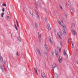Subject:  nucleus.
Instances as JSON below:
<instances>
[{
    "label": "nucleus",
    "instance_id": "nucleus-25",
    "mask_svg": "<svg viewBox=\"0 0 78 78\" xmlns=\"http://www.w3.org/2000/svg\"><path fill=\"white\" fill-rule=\"evenodd\" d=\"M18 42H21V39H20L19 40H18Z\"/></svg>",
    "mask_w": 78,
    "mask_h": 78
},
{
    "label": "nucleus",
    "instance_id": "nucleus-6",
    "mask_svg": "<svg viewBox=\"0 0 78 78\" xmlns=\"http://www.w3.org/2000/svg\"><path fill=\"white\" fill-rule=\"evenodd\" d=\"M47 28L48 30H51V28H50V24L49 23L48 24Z\"/></svg>",
    "mask_w": 78,
    "mask_h": 78
},
{
    "label": "nucleus",
    "instance_id": "nucleus-14",
    "mask_svg": "<svg viewBox=\"0 0 78 78\" xmlns=\"http://www.w3.org/2000/svg\"><path fill=\"white\" fill-rule=\"evenodd\" d=\"M55 54L56 57H58V51H55Z\"/></svg>",
    "mask_w": 78,
    "mask_h": 78
},
{
    "label": "nucleus",
    "instance_id": "nucleus-52",
    "mask_svg": "<svg viewBox=\"0 0 78 78\" xmlns=\"http://www.w3.org/2000/svg\"><path fill=\"white\" fill-rule=\"evenodd\" d=\"M36 8H37V6H36Z\"/></svg>",
    "mask_w": 78,
    "mask_h": 78
},
{
    "label": "nucleus",
    "instance_id": "nucleus-48",
    "mask_svg": "<svg viewBox=\"0 0 78 78\" xmlns=\"http://www.w3.org/2000/svg\"><path fill=\"white\" fill-rule=\"evenodd\" d=\"M23 10L24 12H25V10H24V9H23Z\"/></svg>",
    "mask_w": 78,
    "mask_h": 78
},
{
    "label": "nucleus",
    "instance_id": "nucleus-29",
    "mask_svg": "<svg viewBox=\"0 0 78 78\" xmlns=\"http://www.w3.org/2000/svg\"><path fill=\"white\" fill-rule=\"evenodd\" d=\"M2 12H5V8H3L2 10Z\"/></svg>",
    "mask_w": 78,
    "mask_h": 78
},
{
    "label": "nucleus",
    "instance_id": "nucleus-34",
    "mask_svg": "<svg viewBox=\"0 0 78 78\" xmlns=\"http://www.w3.org/2000/svg\"><path fill=\"white\" fill-rule=\"evenodd\" d=\"M45 20L46 22H47V18L45 19Z\"/></svg>",
    "mask_w": 78,
    "mask_h": 78
},
{
    "label": "nucleus",
    "instance_id": "nucleus-47",
    "mask_svg": "<svg viewBox=\"0 0 78 78\" xmlns=\"http://www.w3.org/2000/svg\"><path fill=\"white\" fill-rule=\"evenodd\" d=\"M57 34L58 35V36H59V33H57Z\"/></svg>",
    "mask_w": 78,
    "mask_h": 78
},
{
    "label": "nucleus",
    "instance_id": "nucleus-39",
    "mask_svg": "<svg viewBox=\"0 0 78 78\" xmlns=\"http://www.w3.org/2000/svg\"><path fill=\"white\" fill-rule=\"evenodd\" d=\"M30 14H31V16H32V17H33V13H31V12Z\"/></svg>",
    "mask_w": 78,
    "mask_h": 78
},
{
    "label": "nucleus",
    "instance_id": "nucleus-3",
    "mask_svg": "<svg viewBox=\"0 0 78 78\" xmlns=\"http://www.w3.org/2000/svg\"><path fill=\"white\" fill-rule=\"evenodd\" d=\"M56 67H57V65H56V63H54L52 65V70L54 71V69H56Z\"/></svg>",
    "mask_w": 78,
    "mask_h": 78
},
{
    "label": "nucleus",
    "instance_id": "nucleus-38",
    "mask_svg": "<svg viewBox=\"0 0 78 78\" xmlns=\"http://www.w3.org/2000/svg\"><path fill=\"white\" fill-rule=\"evenodd\" d=\"M7 19H9V16H7Z\"/></svg>",
    "mask_w": 78,
    "mask_h": 78
},
{
    "label": "nucleus",
    "instance_id": "nucleus-17",
    "mask_svg": "<svg viewBox=\"0 0 78 78\" xmlns=\"http://www.w3.org/2000/svg\"><path fill=\"white\" fill-rule=\"evenodd\" d=\"M36 14L37 16V17L38 19H40V17H39V16L38 14V13L37 12L36 13Z\"/></svg>",
    "mask_w": 78,
    "mask_h": 78
},
{
    "label": "nucleus",
    "instance_id": "nucleus-7",
    "mask_svg": "<svg viewBox=\"0 0 78 78\" xmlns=\"http://www.w3.org/2000/svg\"><path fill=\"white\" fill-rule=\"evenodd\" d=\"M37 51L38 52V53L39 55L40 56H41V51H40V50H39V49L38 48H37Z\"/></svg>",
    "mask_w": 78,
    "mask_h": 78
},
{
    "label": "nucleus",
    "instance_id": "nucleus-11",
    "mask_svg": "<svg viewBox=\"0 0 78 78\" xmlns=\"http://www.w3.org/2000/svg\"><path fill=\"white\" fill-rule=\"evenodd\" d=\"M1 69H2V72H4V68L3 67V66L2 65H0Z\"/></svg>",
    "mask_w": 78,
    "mask_h": 78
},
{
    "label": "nucleus",
    "instance_id": "nucleus-13",
    "mask_svg": "<svg viewBox=\"0 0 78 78\" xmlns=\"http://www.w3.org/2000/svg\"><path fill=\"white\" fill-rule=\"evenodd\" d=\"M72 31L73 32V34H74V35H76L77 34L76 32L74 30H72Z\"/></svg>",
    "mask_w": 78,
    "mask_h": 78
},
{
    "label": "nucleus",
    "instance_id": "nucleus-20",
    "mask_svg": "<svg viewBox=\"0 0 78 78\" xmlns=\"http://www.w3.org/2000/svg\"><path fill=\"white\" fill-rule=\"evenodd\" d=\"M4 14L5 13H4V12L2 13V14L1 15L2 17H3V16H4Z\"/></svg>",
    "mask_w": 78,
    "mask_h": 78
},
{
    "label": "nucleus",
    "instance_id": "nucleus-37",
    "mask_svg": "<svg viewBox=\"0 0 78 78\" xmlns=\"http://www.w3.org/2000/svg\"><path fill=\"white\" fill-rule=\"evenodd\" d=\"M4 63L5 65H6V62L5 61H4Z\"/></svg>",
    "mask_w": 78,
    "mask_h": 78
},
{
    "label": "nucleus",
    "instance_id": "nucleus-9",
    "mask_svg": "<svg viewBox=\"0 0 78 78\" xmlns=\"http://www.w3.org/2000/svg\"><path fill=\"white\" fill-rule=\"evenodd\" d=\"M62 61V57H60L58 59V62H59V63H61Z\"/></svg>",
    "mask_w": 78,
    "mask_h": 78
},
{
    "label": "nucleus",
    "instance_id": "nucleus-32",
    "mask_svg": "<svg viewBox=\"0 0 78 78\" xmlns=\"http://www.w3.org/2000/svg\"><path fill=\"white\" fill-rule=\"evenodd\" d=\"M70 12H73V10L72 9H71V10H70Z\"/></svg>",
    "mask_w": 78,
    "mask_h": 78
},
{
    "label": "nucleus",
    "instance_id": "nucleus-12",
    "mask_svg": "<svg viewBox=\"0 0 78 78\" xmlns=\"http://www.w3.org/2000/svg\"><path fill=\"white\" fill-rule=\"evenodd\" d=\"M44 47L46 51H48V47L47 46V45L46 44H44Z\"/></svg>",
    "mask_w": 78,
    "mask_h": 78
},
{
    "label": "nucleus",
    "instance_id": "nucleus-22",
    "mask_svg": "<svg viewBox=\"0 0 78 78\" xmlns=\"http://www.w3.org/2000/svg\"><path fill=\"white\" fill-rule=\"evenodd\" d=\"M74 43H73L72 45V48H74Z\"/></svg>",
    "mask_w": 78,
    "mask_h": 78
},
{
    "label": "nucleus",
    "instance_id": "nucleus-50",
    "mask_svg": "<svg viewBox=\"0 0 78 78\" xmlns=\"http://www.w3.org/2000/svg\"><path fill=\"white\" fill-rule=\"evenodd\" d=\"M54 31H56V30L55 29V30H54Z\"/></svg>",
    "mask_w": 78,
    "mask_h": 78
},
{
    "label": "nucleus",
    "instance_id": "nucleus-36",
    "mask_svg": "<svg viewBox=\"0 0 78 78\" xmlns=\"http://www.w3.org/2000/svg\"><path fill=\"white\" fill-rule=\"evenodd\" d=\"M19 39H20V37H18V40Z\"/></svg>",
    "mask_w": 78,
    "mask_h": 78
},
{
    "label": "nucleus",
    "instance_id": "nucleus-10",
    "mask_svg": "<svg viewBox=\"0 0 78 78\" xmlns=\"http://www.w3.org/2000/svg\"><path fill=\"white\" fill-rule=\"evenodd\" d=\"M48 39L49 40V41L51 42V44H53V41H51V38L50 37H48Z\"/></svg>",
    "mask_w": 78,
    "mask_h": 78
},
{
    "label": "nucleus",
    "instance_id": "nucleus-2",
    "mask_svg": "<svg viewBox=\"0 0 78 78\" xmlns=\"http://www.w3.org/2000/svg\"><path fill=\"white\" fill-rule=\"evenodd\" d=\"M38 36L39 42H41V33L40 32L38 33Z\"/></svg>",
    "mask_w": 78,
    "mask_h": 78
},
{
    "label": "nucleus",
    "instance_id": "nucleus-28",
    "mask_svg": "<svg viewBox=\"0 0 78 78\" xmlns=\"http://www.w3.org/2000/svg\"><path fill=\"white\" fill-rule=\"evenodd\" d=\"M58 37H59V38L60 39H62V38H61V36H60V35H58Z\"/></svg>",
    "mask_w": 78,
    "mask_h": 78
},
{
    "label": "nucleus",
    "instance_id": "nucleus-8",
    "mask_svg": "<svg viewBox=\"0 0 78 78\" xmlns=\"http://www.w3.org/2000/svg\"><path fill=\"white\" fill-rule=\"evenodd\" d=\"M41 76L43 78H46V76H45V74L44 73H43L42 74Z\"/></svg>",
    "mask_w": 78,
    "mask_h": 78
},
{
    "label": "nucleus",
    "instance_id": "nucleus-53",
    "mask_svg": "<svg viewBox=\"0 0 78 78\" xmlns=\"http://www.w3.org/2000/svg\"><path fill=\"white\" fill-rule=\"evenodd\" d=\"M35 6H36V4H35Z\"/></svg>",
    "mask_w": 78,
    "mask_h": 78
},
{
    "label": "nucleus",
    "instance_id": "nucleus-19",
    "mask_svg": "<svg viewBox=\"0 0 78 78\" xmlns=\"http://www.w3.org/2000/svg\"><path fill=\"white\" fill-rule=\"evenodd\" d=\"M15 27L16 29V30H18V29H17V26L16 25V24H15Z\"/></svg>",
    "mask_w": 78,
    "mask_h": 78
},
{
    "label": "nucleus",
    "instance_id": "nucleus-44",
    "mask_svg": "<svg viewBox=\"0 0 78 78\" xmlns=\"http://www.w3.org/2000/svg\"><path fill=\"white\" fill-rule=\"evenodd\" d=\"M39 2H37V5H39Z\"/></svg>",
    "mask_w": 78,
    "mask_h": 78
},
{
    "label": "nucleus",
    "instance_id": "nucleus-4",
    "mask_svg": "<svg viewBox=\"0 0 78 78\" xmlns=\"http://www.w3.org/2000/svg\"><path fill=\"white\" fill-rule=\"evenodd\" d=\"M54 78H58V75L56 73H54Z\"/></svg>",
    "mask_w": 78,
    "mask_h": 78
},
{
    "label": "nucleus",
    "instance_id": "nucleus-42",
    "mask_svg": "<svg viewBox=\"0 0 78 78\" xmlns=\"http://www.w3.org/2000/svg\"><path fill=\"white\" fill-rule=\"evenodd\" d=\"M65 14L66 16L67 17V14H66V13H65Z\"/></svg>",
    "mask_w": 78,
    "mask_h": 78
},
{
    "label": "nucleus",
    "instance_id": "nucleus-49",
    "mask_svg": "<svg viewBox=\"0 0 78 78\" xmlns=\"http://www.w3.org/2000/svg\"><path fill=\"white\" fill-rule=\"evenodd\" d=\"M61 22H62V23H63V21H62V20H61Z\"/></svg>",
    "mask_w": 78,
    "mask_h": 78
},
{
    "label": "nucleus",
    "instance_id": "nucleus-1",
    "mask_svg": "<svg viewBox=\"0 0 78 78\" xmlns=\"http://www.w3.org/2000/svg\"><path fill=\"white\" fill-rule=\"evenodd\" d=\"M66 53H67V51L65 49L64 50V52L63 53V55H64L65 56H66V59H68V55H67V54Z\"/></svg>",
    "mask_w": 78,
    "mask_h": 78
},
{
    "label": "nucleus",
    "instance_id": "nucleus-33",
    "mask_svg": "<svg viewBox=\"0 0 78 78\" xmlns=\"http://www.w3.org/2000/svg\"><path fill=\"white\" fill-rule=\"evenodd\" d=\"M69 42H70V38H69V39H68V44H69Z\"/></svg>",
    "mask_w": 78,
    "mask_h": 78
},
{
    "label": "nucleus",
    "instance_id": "nucleus-46",
    "mask_svg": "<svg viewBox=\"0 0 78 78\" xmlns=\"http://www.w3.org/2000/svg\"><path fill=\"white\" fill-rule=\"evenodd\" d=\"M44 10H45V11H46V10H47V9H46L45 8H44Z\"/></svg>",
    "mask_w": 78,
    "mask_h": 78
},
{
    "label": "nucleus",
    "instance_id": "nucleus-31",
    "mask_svg": "<svg viewBox=\"0 0 78 78\" xmlns=\"http://www.w3.org/2000/svg\"><path fill=\"white\" fill-rule=\"evenodd\" d=\"M19 52H17V53H16V55L17 56H19Z\"/></svg>",
    "mask_w": 78,
    "mask_h": 78
},
{
    "label": "nucleus",
    "instance_id": "nucleus-16",
    "mask_svg": "<svg viewBox=\"0 0 78 78\" xmlns=\"http://www.w3.org/2000/svg\"><path fill=\"white\" fill-rule=\"evenodd\" d=\"M34 70L37 75H38V73H37V70L36 69V68H34Z\"/></svg>",
    "mask_w": 78,
    "mask_h": 78
},
{
    "label": "nucleus",
    "instance_id": "nucleus-26",
    "mask_svg": "<svg viewBox=\"0 0 78 78\" xmlns=\"http://www.w3.org/2000/svg\"><path fill=\"white\" fill-rule=\"evenodd\" d=\"M2 5L4 6H5V7L6 6V5L5 4H3Z\"/></svg>",
    "mask_w": 78,
    "mask_h": 78
},
{
    "label": "nucleus",
    "instance_id": "nucleus-18",
    "mask_svg": "<svg viewBox=\"0 0 78 78\" xmlns=\"http://www.w3.org/2000/svg\"><path fill=\"white\" fill-rule=\"evenodd\" d=\"M75 25L74 24V23H72V26H71V28H73V27H75Z\"/></svg>",
    "mask_w": 78,
    "mask_h": 78
},
{
    "label": "nucleus",
    "instance_id": "nucleus-23",
    "mask_svg": "<svg viewBox=\"0 0 78 78\" xmlns=\"http://www.w3.org/2000/svg\"><path fill=\"white\" fill-rule=\"evenodd\" d=\"M35 27H37V26H38V25H37V23H35Z\"/></svg>",
    "mask_w": 78,
    "mask_h": 78
},
{
    "label": "nucleus",
    "instance_id": "nucleus-5",
    "mask_svg": "<svg viewBox=\"0 0 78 78\" xmlns=\"http://www.w3.org/2000/svg\"><path fill=\"white\" fill-rule=\"evenodd\" d=\"M63 27L64 28V30H63V33H64V34H66V31H65V29H66V26H65V25H63Z\"/></svg>",
    "mask_w": 78,
    "mask_h": 78
},
{
    "label": "nucleus",
    "instance_id": "nucleus-51",
    "mask_svg": "<svg viewBox=\"0 0 78 78\" xmlns=\"http://www.w3.org/2000/svg\"><path fill=\"white\" fill-rule=\"evenodd\" d=\"M52 55H53V53H52Z\"/></svg>",
    "mask_w": 78,
    "mask_h": 78
},
{
    "label": "nucleus",
    "instance_id": "nucleus-24",
    "mask_svg": "<svg viewBox=\"0 0 78 78\" xmlns=\"http://www.w3.org/2000/svg\"><path fill=\"white\" fill-rule=\"evenodd\" d=\"M59 7H60V9H62V6H61V5H59Z\"/></svg>",
    "mask_w": 78,
    "mask_h": 78
},
{
    "label": "nucleus",
    "instance_id": "nucleus-21",
    "mask_svg": "<svg viewBox=\"0 0 78 78\" xmlns=\"http://www.w3.org/2000/svg\"><path fill=\"white\" fill-rule=\"evenodd\" d=\"M68 6H69V7H70V6H71V2H69Z\"/></svg>",
    "mask_w": 78,
    "mask_h": 78
},
{
    "label": "nucleus",
    "instance_id": "nucleus-45",
    "mask_svg": "<svg viewBox=\"0 0 78 78\" xmlns=\"http://www.w3.org/2000/svg\"><path fill=\"white\" fill-rule=\"evenodd\" d=\"M58 23H59V24H61V22H60V21H58Z\"/></svg>",
    "mask_w": 78,
    "mask_h": 78
},
{
    "label": "nucleus",
    "instance_id": "nucleus-41",
    "mask_svg": "<svg viewBox=\"0 0 78 78\" xmlns=\"http://www.w3.org/2000/svg\"><path fill=\"white\" fill-rule=\"evenodd\" d=\"M76 63L77 64V65H78V60H77V61L76 62Z\"/></svg>",
    "mask_w": 78,
    "mask_h": 78
},
{
    "label": "nucleus",
    "instance_id": "nucleus-43",
    "mask_svg": "<svg viewBox=\"0 0 78 78\" xmlns=\"http://www.w3.org/2000/svg\"><path fill=\"white\" fill-rule=\"evenodd\" d=\"M16 22L17 23H19V22H18V21H17V20H16Z\"/></svg>",
    "mask_w": 78,
    "mask_h": 78
},
{
    "label": "nucleus",
    "instance_id": "nucleus-27",
    "mask_svg": "<svg viewBox=\"0 0 78 78\" xmlns=\"http://www.w3.org/2000/svg\"><path fill=\"white\" fill-rule=\"evenodd\" d=\"M59 33H60V35H61V36H62V35L63 34H62V32H61V31H59Z\"/></svg>",
    "mask_w": 78,
    "mask_h": 78
},
{
    "label": "nucleus",
    "instance_id": "nucleus-35",
    "mask_svg": "<svg viewBox=\"0 0 78 78\" xmlns=\"http://www.w3.org/2000/svg\"><path fill=\"white\" fill-rule=\"evenodd\" d=\"M60 44L62 45V42L61 41L60 42Z\"/></svg>",
    "mask_w": 78,
    "mask_h": 78
},
{
    "label": "nucleus",
    "instance_id": "nucleus-15",
    "mask_svg": "<svg viewBox=\"0 0 78 78\" xmlns=\"http://www.w3.org/2000/svg\"><path fill=\"white\" fill-rule=\"evenodd\" d=\"M57 49L59 50V52L61 51V47L59 46L57 47Z\"/></svg>",
    "mask_w": 78,
    "mask_h": 78
},
{
    "label": "nucleus",
    "instance_id": "nucleus-30",
    "mask_svg": "<svg viewBox=\"0 0 78 78\" xmlns=\"http://www.w3.org/2000/svg\"><path fill=\"white\" fill-rule=\"evenodd\" d=\"M44 55L45 56H47V52H44Z\"/></svg>",
    "mask_w": 78,
    "mask_h": 78
},
{
    "label": "nucleus",
    "instance_id": "nucleus-40",
    "mask_svg": "<svg viewBox=\"0 0 78 78\" xmlns=\"http://www.w3.org/2000/svg\"><path fill=\"white\" fill-rule=\"evenodd\" d=\"M17 27H19V23H17Z\"/></svg>",
    "mask_w": 78,
    "mask_h": 78
}]
</instances>
